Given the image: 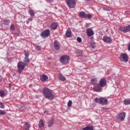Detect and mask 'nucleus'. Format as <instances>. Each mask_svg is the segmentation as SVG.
Segmentation results:
<instances>
[{
    "instance_id": "nucleus-1",
    "label": "nucleus",
    "mask_w": 130,
    "mask_h": 130,
    "mask_svg": "<svg viewBox=\"0 0 130 130\" xmlns=\"http://www.w3.org/2000/svg\"><path fill=\"white\" fill-rule=\"evenodd\" d=\"M94 101L96 103H99V104H102V105H106L108 103V100L105 98H95Z\"/></svg>"
},
{
    "instance_id": "nucleus-2",
    "label": "nucleus",
    "mask_w": 130,
    "mask_h": 130,
    "mask_svg": "<svg viewBox=\"0 0 130 130\" xmlns=\"http://www.w3.org/2000/svg\"><path fill=\"white\" fill-rule=\"evenodd\" d=\"M26 66L27 65L23 61L18 62L17 64V70L19 74H21V73H22V72L25 70Z\"/></svg>"
},
{
    "instance_id": "nucleus-3",
    "label": "nucleus",
    "mask_w": 130,
    "mask_h": 130,
    "mask_svg": "<svg viewBox=\"0 0 130 130\" xmlns=\"http://www.w3.org/2000/svg\"><path fill=\"white\" fill-rule=\"evenodd\" d=\"M60 62L63 64H67L70 62V57L67 55L61 56L60 58Z\"/></svg>"
},
{
    "instance_id": "nucleus-4",
    "label": "nucleus",
    "mask_w": 130,
    "mask_h": 130,
    "mask_svg": "<svg viewBox=\"0 0 130 130\" xmlns=\"http://www.w3.org/2000/svg\"><path fill=\"white\" fill-rule=\"evenodd\" d=\"M67 5L70 9H74L77 3L76 0H66Z\"/></svg>"
},
{
    "instance_id": "nucleus-5",
    "label": "nucleus",
    "mask_w": 130,
    "mask_h": 130,
    "mask_svg": "<svg viewBox=\"0 0 130 130\" xmlns=\"http://www.w3.org/2000/svg\"><path fill=\"white\" fill-rule=\"evenodd\" d=\"M120 61H123V62H127L128 61V56L126 53H122L120 55L119 57Z\"/></svg>"
},
{
    "instance_id": "nucleus-6",
    "label": "nucleus",
    "mask_w": 130,
    "mask_h": 130,
    "mask_svg": "<svg viewBox=\"0 0 130 130\" xmlns=\"http://www.w3.org/2000/svg\"><path fill=\"white\" fill-rule=\"evenodd\" d=\"M79 16L80 18H88V19H91L92 18V16L90 14H85L84 12L81 11L79 13Z\"/></svg>"
},
{
    "instance_id": "nucleus-7",
    "label": "nucleus",
    "mask_w": 130,
    "mask_h": 130,
    "mask_svg": "<svg viewBox=\"0 0 130 130\" xmlns=\"http://www.w3.org/2000/svg\"><path fill=\"white\" fill-rule=\"evenodd\" d=\"M25 57L23 60V62L25 63L26 66H28L29 64V62H30V60L29 59V55H30V54L28 52H25L24 53Z\"/></svg>"
},
{
    "instance_id": "nucleus-8",
    "label": "nucleus",
    "mask_w": 130,
    "mask_h": 130,
    "mask_svg": "<svg viewBox=\"0 0 130 130\" xmlns=\"http://www.w3.org/2000/svg\"><path fill=\"white\" fill-rule=\"evenodd\" d=\"M43 93L44 96H45L47 99H49V88L47 87L44 88L43 89Z\"/></svg>"
},
{
    "instance_id": "nucleus-9",
    "label": "nucleus",
    "mask_w": 130,
    "mask_h": 130,
    "mask_svg": "<svg viewBox=\"0 0 130 130\" xmlns=\"http://www.w3.org/2000/svg\"><path fill=\"white\" fill-rule=\"evenodd\" d=\"M41 37L42 38H46L49 36V29H47L44 31H43L40 35Z\"/></svg>"
},
{
    "instance_id": "nucleus-10",
    "label": "nucleus",
    "mask_w": 130,
    "mask_h": 130,
    "mask_svg": "<svg viewBox=\"0 0 130 130\" xmlns=\"http://www.w3.org/2000/svg\"><path fill=\"white\" fill-rule=\"evenodd\" d=\"M107 85V81H106V79L105 78H102L99 83V86L101 88H103L105 87Z\"/></svg>"
},
{
    "instance_id": "nucleus-11",
    "label": "nucleus",
    "mask_w": 130,
    "mask_h": 130,
    "mask_svg": "<svg viewBox=\"0 0 130 130\" xmlns=\"http://www.w3.org/2000/svg\"><path fill=\"white\" fill-rule=\"evenodd\" d=\"M103 40L105 43H112V39L107 36H104Z\"/></svg>"
},
{
    "instance_id": "nucleus-12",
    "label": "nucleus",
    "mask_w": 130,
    "mask_h": 130,
    "mask_svg": "<svg viewBox=\"0 0 130 130\" xmlns=\"http://www.w3.org/2000/svg\"><path fill=\"white\" fill-rule=\"evenodd\" d=\"M117 119H120L121 121H123V120H124V118H125V113H120L118 116H117Z\"/></svg>"
},
{
    "instance_id": "nucleus-13",
    "label": "nucleus",
    "mask_w": 130,
    "mask_h": 130,
    "mask_svg": "<svg viewBox=\"0 0 130 130\" xmlns=\"http://www.w3.org/2000/svg\"><path fill=\"white\" fill-rule=\"evenodd\" d=\"M54 47L55 50L58 51L60 49V44L57 41H55L54 42Z\"/></svg>"
},
{
    "instance_id": "nucleus-14",
    "label": "nucleus",
    "mask_w": 130,
    "mask_h": 130,
    "mask_svg": "<svg viewBox=\"0 0 130 130\" xmlns=\"http://www.w3.org/2000/svg\"><path fill=\"white\" fill-rule=\"evenodd\" d=\"M50 27L52 30H56L57 29V27H58V23L57 22H52Z\"/></svg>"
},
{
    "instance_id": "nucleus-15",
    "label": "nucleus",
    "mask_w": 130,
    "mask_h": 130,
    "mask_svg": "<svg viewBox=\"0 0 130 130\" xmlns=\"http://www.w3.org/2000/svg\"><path fill=\"white\" fill-rule=\"evenodd\" d=\"M86 33L87 36H89V37L94 35V31L93 30L91 29V28H87L86 29Z\"/></svg>"
},
{
    "instance_id": "nucleus-16",
    "label": "nucleus",
    "mask_w": 130,
    "mask_h": 130,
    "mask_svg": "<svg viewBox=\"0 0 130 130\" xmlns=\"http://www.w3.org/2000/svg\"><path fill=\"white\" fill-rule=\"evenodd\" d=\"M93 90L95 92H101L102 91V87H101L100 86H95L93 87Z\"/></svg>"
},
{
    "instance_id": "nucleus-17",
    "label": "nucleus",
    "mask_w": 130,
    "mask_h": 130,
    "mask_svg": "<svg viewBox=\"0 0 130 130\" xmlns=\"http://www.w3.org/2000/svg\"><path fill=\"white\" fill-rule=\"evenodd\" d=\"M65 36H66V37L68 38L72 37V30H71L70 29H67L65 34Z\"/></svg>"
},
{
    "instance_id": "nucleus-18",
    "label": "nucleus",
    "mask_w": 130,
    "mask_h": 130,
    "mask_svg": "<svg viewBox=\"0 0 130 130\" xmlns=\"http://www.w3.org/2000/svg\"><path fill=\"white\" fill-rule=\"evenodd\" d=\"M55 97V95L54 93L52 92V91L50 90H49V100H53Z\"/></svg>"
},
{
    "instance_id": "nucleus-19",
    "label": "nucleus",
    "mask_w": 130,
    "mask_h": 130,
    "mask_svg": "<svg viewBox=\"0 0 130 130\" xmlns=\"http://www.w3.org/2000/svg\"><path fill=\"white\" fill-rule=\"evenodd\" d=\"M47 79H48V77H47L46 75L44 74H43L40 77V80L42 82H46Z\"/></svg>"
},
{
    "instance_id": "nucleus-20",
    "label": "nucleus",
    "mask_w": 130,
    "mask_h": 130,
    "mask_svg": "<svg viewBox=\"0 0 130 130\" xmlns=\"http://www.w3.org/2000/svg\"><path fill=\"white\" fill-rule=\"evenodd\" d=\"M82 130H94L93 125H87L85 127H83Z\"/></svg>"
},
{
    "instance_id": "nucleus-21",
    "label": "nucleus",
    "mask_w": 130,
    "mask_h": 130,
    "mask_svg": "<svg viewBox=\"0 0 130 130\" xmlns=\"http://www.w3.org/2000/svg\"><path fill=\"white\" fill-rule=\"evenodd\" d=\"M24 129L25 130H29L30 129V127H31V125L28 122H26L24 125Z\"/></svg>"
},
{
    "instance_id": "nucleus-22",
    "label": "nucleus",
    "mask_w": 130,
    "mask_h": 130,
    "mask_svg": "<svg viewBox=\"0 0 130 130\" xmlns=\"http://www.w3.org/2000/svg\"><path fill=\"white\" fill-rule=\"evenodd\" d=\"M54 123V118L53 117L51 118V119L49 121V127L52 126Z\"/></svg>"
},
{
    "instance_id": "nucleus-23",
    "label": "nucleus",
    "mask_w": 130,
    "mask_h": 130,
    "mask_svg": "<svg viewBox=\"0 0 130 130\" xmlns=\"http://www.w3.org/2000/svg\"><path fill=\"white\" fill-rule=\"evenodd\" d=\"M39 126L40 128H42V127H44V122H43V120H40L39 123Z\"/></svg>"
},
{
    "instance_id": "nucleus-24",
    "label": "nucleus",
    "mask_w": 130,
    "mask_h": 130,
    "mask_svg": "<svg viewBox=\"0 0 130 130\" xmlns=\"http://www.w3.org/2000/svg\"><path fill=\"white\" fill-rule=\"evenodd\" d=\"M58 79L62 82H64V81H66V77L62 76V74H60L58 75Z\"/></svg>"
},
{
    "instance_id": "nucleus-25",
    "label": "nucleus",
    "mask_w": 130,
    "mask_h": 130,
    "mask_svg": "<svg viewBox=\"0 0 130 130\" xmlns=\"http://www.w3.org/2000/svg\"><path fill=\"white\" fill-rule=\"evenodd\" d=\"M123 102H124V104H125V105H129V104H130V99L124 100Z\"/></svg>"
},
{
    "instance_id": "nucleus-26",
    "label": "nucleus",
    "mask_w": 130,
    "mask_h": 130,
    "mask_svg": "<svg viewBox=\"0 0 130 130\" xmlns=\"http://www.w3.org/2000/svg\"><path fill=\"white\" fill-rule=\"evenodd\" d=\"M3 24L6 26H9V25H10V21H9V20H4L3 21Z\"/></svg>"
},
{
    "instance_id": "nucleus-27",
    "label": "nucleus",
    "mask_w": 130,
    "mask_h": 130,
    "mask_svg": "<svg viewBox=\"0 0 130 130\" xmlns=\"http://www.w3.org/2000/svg\"><path fill=\"white\" fill-rule=\"evenodd\" d=\"M6 95V92L5 91L1 90H0V97H4Z\"/></svg>"
},
{
    "instance_id": "nucleus-28",
    "label": "nucleus",
    "mask_w": 130,
    "mask_h": 130,
    "mask_svg": "<svg viewBox=\"0 0 130 130\" xmlns=\"http://www.w3.org/2000/svg\"><path fill=\"white\" fill-rule=\"evenodd\" d=\"M90 82L91 84H95V83L97 82V79H96V78H93L91 79Z\"/></svg>"
},
{
    "instance_id": "nucleus-29",
    "label": "nucleus",
    "mask_w": 130,
    "mask_h": 130,
    "mask_svg": "<svg viewBox=\"0 0 130 130\" xmlns=\"http://www.w3.org/2000/svg\"><path fill=\"white\" fill-rule=\"evenodd\" d=\"M29 13L31 17H34V16H35V14H34V11H33V10H29Z\"/></svg>"
},
{
    "instance_id": "nucleus-30",
    "label": "nucleus",
    "mask_w": 130,
    "mask_h": 130,
    "mask_svg": "<svg viewBox=\"0 0 130 130\" xmlns=\"http://www.w3.org/2000/svg\"><path fill=\"white\" fill-rule=\"evenodd\" d=\"M130 31V25H127V26L125 27V32H128Z\"/></svg>"
},
{
    "instance_id": "nucleus-31",
    "label": "nucleus",
    "mask_w": 130,
    "mask_h": 130,
    "mask_svg": "<svg viewBox=\"0 0 130 130\" xmlns=\"http://www.w3.org/2000/svg\"><path fill=\"white\" fill-rule=\"evenodd\" d=\"M119 30L120 31H122V32H124V33H125V28L123 27H120L119 28Z\"/></svg>"
},
{
    "instance_id": "nucleus-32",
    "label": "nucleus",
    "mask_w": 130,
    "mask_h": 130,
    "mask_svg": "<svg viewBox=\"0 0 130 130\" xmlns=\"http://www.w3.org/2000/svg\"><path fill=\"white\" fill-rule=\"evenodd\" d=\"M10 30H11L12 31H14V30H15V25H14V24H12L11 25Z\"/></svg>"
},
{
    "instance_id": "nucleus-33",
    "label": "nucleus",
    "mask_w": 130,
    "mask_h": 130,
    "mask_svg": "<svg viewBox=\"0 0 130 130\" xmlns=\"http://www.w3.org/2000/svg\"><path fill=\"white\" fill-rule=\"evenodd\" d=\"M72 104H73V102H72L71 100H70L69 102H68V106L69 107H71L72 106Z\"/></svg>"
},
{
    "instance_id": "nucleus-34",
    "label": "nucleus",
    "mask_w": 130,
    "mask_h": 130,
    "mask_svg": "<svg viewBox=\"0 0 130 130\" xmlns=\"http://www.w3.org/2000/svg\"><path fill=\"white\" fill-rule=\"evenodd\" d=\"M35 49L38 51L41 50V47L40 46H36Z\"/></svg>"
},
{
    "instance_id": "nucleus-35",
    "label": "nucleus",
    "mask_w": 130,
    "mask_h": 130,
    "mask_svg": "<svg viewBox=\"0 0 130 130\" xmlns=\"http://www.w3.org/2000/svg\"><path fill=\"white\" fill-rule=\"evenodd\" d=\"M76 53L79 55H81V54L82 53V51H81V50L77 49L76 50Z\"/></svg>"
},
{
    "instance_id": "nucleus-36",
    "label": "nucleus",
    "mask_w": 130,
    "mask_h": 130,
    "mask_svg": "<svg viewBox=\"0 0 130 130\" xmlns=\"http://www.w3.org/2000/svg\"><path fill=\"white\" fill-rule=\"evenodd\" d=\"M103 9L104 11H110V9L109 8V7H103Z\"/></svg>"
},
{
    "instance_id": "nucleus-37",
    "label": "nucleus",
    "mask_w": 130,
    "mask_h": 130,
    "mask_svg": "<svg viewBox=\"0 0 130 130\" xmlns=\"http://www.w3.org/2000/svg\"><path fill=\"white\" fill-rule=\"evenodd\" d=\"M90 47L91 48H95V43H90Z\"/></svg>"
},
{
    "instance_id": "nucleus-38",
    "label": "nucleus",
    "mask_w": 130,
    "mask_h": 130,
    "mask_svg": "<svg viewBox=\"0 0 130 130\" xmlns=\"http://www.w3.org/2000/svg\"><path fill=\"white\" fill-rule=\"evenodd\" d=\"M0 108H1L2 109H4V108H5V105L4 104V103H0Z\"/></svg>"
},
{
    "instance_id": "nucleus-39",
    "label": "nucleus",
    "mask_w": 130,
    "mask_h": 130,
    "mask_svg": "<svg viewBox=\"0 0 130 130\" xmlns=\"http://www.w3.org/2000/svg\"><path fill=\"white\" fill-rule=\"evenodd\" d=\"M77 40L78 42H79L80 43L82 41V39L80 37H78L77 38Z\"/></svg>"
},
{
    "instance_id": "nucleus-40",
    "label": "nucleus",
    "mask_w": 130,
    "mask_h": 130,
    "mask_svg": "<svg viewBox=\"0 0 130 130\" xmlns=\"http://www.w3.org/2000/svg\"><path fill=\"white\" fill-rule=\"evenodd\" d=\"M5 113V111L3 110H0V116L1 115H4V114Z\"/></svg>"
},
{
    "instance_id": "nucleus-41",
    "label": "nucleus",
    "mask_w": 130,
    "mask_h": 130,
    "mask_svg": "<svg viewBox=\"0 0 130 130\" xmlns=\"http://www.w3.org/2000/svg\"><path fill=\"white\" fill-rule=\"evenodd\" d=\"M33 20V17H31L29 18H28V21H32Z\"/></svg>"
},
{
    "instance_id": "nucleus-42",
    "label": "nucleus",
    "mask_w": 130,
    "mask_h": 130,
    "mask_svg": "<svg viewBox=\"0 0 130 130\" xmlns=\"http://www.w3.org/2000/svg\"><path fill=\"white\" fill-rule=\"evenodd\" d=\"M106 109H108L106 108H103V110H106Z\"/></svg>"
},
{
    "instance_id": "nucleus-43",
    "label": "nucleus",
    "mask_w": 130,
    "mask_h": 130,
    "mask_svg": "<svg viewBox=\"0 0 130 130\" xmlns=\"http://www.w3.org/2000/svg\"><path fill=\"white\" fill-rule=\"evenodd\" d=\"M50 2H53V0H49L50 3Z\"/></svg>"
},
{
    "instance_id": "nucleus-44",
    "label": "nucleus",
    "mask_w": 130,
    "mask_h": 130,
    "mask_svg": "<svg viewBox=\"0 0 130 130\" xmlns=\"http://www.w3.org/2000/svg\"><path fill=\"white\" fill-rule=\"evenodd\" d=\"M86 1H87V2H91V1L92 0H86Z\"/></svg>"
},
{
    "instance_id": "nucleus-45",
    "label": "nucleus",
    "mask_w": 130,
    "mask_h": 130,
    "mask_svg": "<svg viewBox=\"0 0 130 130\" xmlns=\"http://www.w3.org/2000/svg\"><path fill=\"white\" fill-rule=\"evenodd\" d=\"M46 112H47V111H44V113H46Z\"/></svg>"
},
{
    "instance_id": "nucleus-46",
    "label": "nucleus",
    "mask_w": 130,
    "mask_h": 130,
    "mask_svg": "<svg viewBox=\"0 0 130 130\" xmlns=\"http://www.w3.org/2000/svg\"><path fill=\"white\" fill-rule=\"evenodd\" d=\"M93 37H91V39H93Z\"/></svg>"
},
{
    "instance_id": "nucleus-47",
    "label": "nucleus",
    "mask_w": 130,
    "mask_h": 130,
    "mask_svg": "<svg viewBox=\"0 0 130 130\" xmlns=\"http://www.w3.org/2000/svg\"><path fill=\"white\" fill-rule=\"evenodd\" d=\"M26 22H27V24H28V23H29V22H28V21H26Z\"/></svg>"
},
{
    "instance_id": "nucleus-48",
    "label": "nucleus",
    "mask_w": 130,
    "mask_h": 130,
    "mask_svg": "<svg viewBox=\"0 0 130 130\" xmlns=\"http://www.w3.org/2000/svg\"><path fill=\"white\" fill-rule=\"evenodd\" d=\"M47 1H49V0H47Z\"/></svg>"
}]
</instances>
